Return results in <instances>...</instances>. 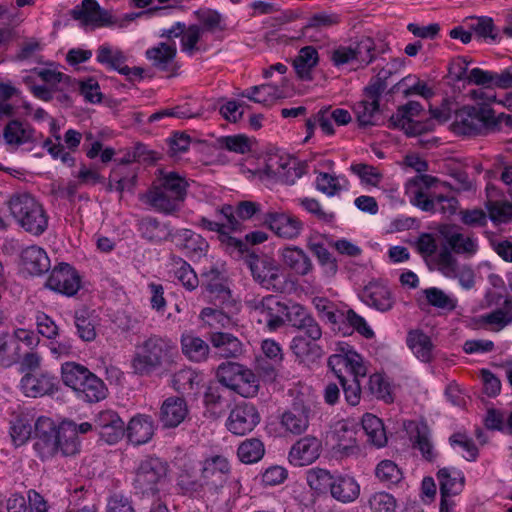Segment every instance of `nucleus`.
I'll return each mask as SVG.
<instances>
[{
  "label": "nucleus",
  "instance_id": "1",
  "mask_svg": "<svg viewBox=\"0 0 512 512\" xmlns=\"http://www.w3.org/2000/svg\"><path fill=\"white\" fill-rule=\"evenodd\" d=\"M179 359L177 345L169 338L151 335L136 345L131 366L139 376H150L156 371L171 372Z\"/></svg>",
  "mask_w": 512,
  "mask_h": 512
},
{
  "label": "nucleus",
  "instance_id": "2",
  "mask_svg": "<svg viewBox=\"0 0 512 512\" xmlns=\"http://www.w3.org/2000/svg\"><path fill=\"white\" fill-rule=\"evenodd\" d=\"M302 334L292 338L290 349L303 362H316L324 355L323 348L317 343L322 337V328L311 313L300 304L291 305L287 322Z\"/></svg>",
  "mask_w": 512,
  "mask_h": 512
},
{
  "label": "nucleus",
  "instance_id": "3",
  "mask_svg": "<svg viewBox=\"0 0 512 512\" xmlns=\"http://www.w3.org/2000/svg\"><path fill=\"white\" fill-rule=\"evenodd\" d=\"M8 206L11 215L26 232L39 236L46 231L48 216L43 206L32 195H13Z\"/></svg>",
  "mask_w": 512,
  "mask_h": 512
},
{
  "label": "nucleus",
  "instance_id": "4",
  "mask_svg": "<svg viewBox=\"0 0 512 512\" xmlns=\"http://www.w3.org/2000/svg\"><path fill=\"white\" fill-rule=\"evenodd\" d=\"M237 259H243L249 268L255 282L262 288L276 293H283L286 289V279L281 273L280 265L267 255L259 256L255 249L247 246L245 251Z\"/></svg>",
  "mask_w": 512,
  "mask_h": 512
},
{
  "label": "nucleus",
  "instance_id": "5",
  "mask_svg": "<svg viewBox=\"0 0 512 512\" xmlns=\"http://www.w3.org/2000/svg\"><path fill=\"white\" fill-rule=\"evenodd\" d=\"M490 114L491 107L486 102L464 105L455 111L451 131L462 136L485 135L489 132L488 125L495 124Z\"/></svg>",
  "mask_w": 512,
  "mask_h": 512
},
{
  "label": "nucleus",
  "instance_id": "6",
  "mask_svg": "<svg viewBox=\"0 0 512 512\" xmlns=\"http://www.w3.org/2000/svg\"><path fill=\"white\" fill-rule=\"evenodd\" d=\"M169 465L154 456L141 460L135 470L133 487L137 494L156 496L166 484Z\"/></svg>",
  "mask_w": 512,
  "mask_h": 512
},
{
  "label": "nucleus",
  "instance_id": "7",
  "mask_svg": "<svg viewBox=\"0 0 512 512\" xmlns=\"http://www.w3.org/2000/svg\"><path fill=\"white\" fill-rule=\"evenodd\" d=\"M252 308L261 316L258 322H264L269 331H276L284 326L288 322L291 310V306L274 295H266L261 300L255 301Z\"/></svg>",
  "mask_w": 512,
  "mask_h": 512
},
{
  "label": "nucleus",
  "instance_id": "8",
  "mask_svg": "<svg viewBox=\"0 0 512 512\" xmlns=\"http://www.w3.org/2000/svg\"><path fill=\"white\" fill-rule=\"evenodd\" d=\"M312 402L303 394L297 395L291 406L281 416V426L293 435L303 434L309 427Z\"/></svg>",
  "mask_w": 512,
  "mask_h": 512
},
{
  "label": "nucleus",
  "instance_id": "9",
  "mask_svg": "<svg viewBox=\"0 0 512 512\" xmlns=\"http://www.w3.org/2000/svg\"><path fill=\"white\" fill-rule=\"evenodd\" d=\"M202 287L207 293V298L214 306H232V294L227 284L224 271L216 266L201 274Z\"/></svg>",
  "mask_w": 512,
  "mask_h": 512
},
{
  "label": "nucleus",
  "instance_id": "10",
  "mask_svg": "<svg viewBox=\"0 0 512 512\" xmlns=\"http://www.w3.org/2000/svg\"><path fill=\"white\" fill-rule=\"evenodd\" d=\"M231 473V467L226 457L214 455L203 461L201 479L210 492L217 493L227 483Z\"/></svg>",
  "mask_w": 512,
  "mask_h": 512
},
{
  "label": "nucleus",
  "instance_id": "11",
  "mask_svg": "<svg viewBox=\"0 0 512 512\" xmlns=\"http://www.w3.org/2000/svg\"><path fill=\"white\" fill-rule=\"evenodd\" d=\"M46 287L68 297L74 296L81 287L78 271L68 263L55 266L46 281Z\"/></svg>",
  "mask_w": 512,
  "mask_h": 512
},
{
  "label": "nucleus",
  "instance_id": "12",
  "mask_svg": "<svg viewBox=\"0 0 512 512\" xmlns=\"http://www.w3.org/2000/svg\"><path fill=\"white\" fill-rule=\"evenodd\" d=\"M260 420V414L252 403L241 402L230 411L226 427L231 433L242 436L253 431Z\"/></svg>",
  "mask_w": 512,
  "mask_h": 512
},
{
  "label": "nucleus",
  "instance_id": "13",
  "mask_svg": "<svg viewBox=\"0 0 512 512\" xmlns=\"http://www.w3.org/2000/svg\"><path fill=\"white\" fill-rule=\"evenodd\" d=\"M70 15L74 20L79 21L82 27H104L118 23L117 20H113L107 10L100 7L96 0H82L80 5L71 10Z\"/></svg>",
  "mask_w": 512,
  "mask_h": 512
},
{
  "label": "nucleus",
  "instance_id": "14",
  "mask_svg": "<svg viewBox=\"0 0 512 512\" xmlns=\"http://www.w3.org/2000/svg\"><path fill=\"white\" fill-rule=\"evenodd\" d=\"M21 389L27 397L38 398L58 392V377L48 371L26 373L20 382Z\"/></svg>",
  "mask_w": 512,
  "mask_h": 512
},
{
  "label": "nucleus",
  "instance_id": "15",
  "mask_svg": "<svg viewBox=\"0 0 512 512\" xmlns=\"http://www.w3.org/2000/svg\"><path fill=\"white\" fill-rule=\"evenodd\" d=\"M94 430L108 444H116L125 435V423L113 410L100 411L94 418Z\"/></svg>",
  "mask_w": 512,
  "mask_h": 512
},
{
  "label": "nucleus",
  "instance_id": "16",
  "mask_svg": "<svg viewBox=\"0 0 512 512\" xmlns=\"http://www.w3.org/2000/svg\"><path fill=\"white\" fill-rule=\"evenodd\" d=\"M360 299L367 306L383 313L390 311L395 304L391 289L381 281L369 282L361 291Z\"/></svg>",
  "mask_w": 512,
  "mask_h": 512
},
{
  "label": "nucleus",
  "instance_id": "17",
  "mask_svg": "<svg viewBox=\"0 0 512 512\" xmlns=\"http://www.w3.org/2000/svg\"><path fill=\"white\" fill-rule=\"evenodd\" d=\"M263 220L277 236L285 239L297 238L303 229L298 217L285 212L267 213Z\"/></svg>",
  "mask_w": 512,
  "mask_h": 512
},
{
  "label": "nucleus",
  "instance_id": "18",
  "mask_svg": "<svg viewBox=\"0 0 512 512\" xmlns=\"http://www.w3.org/2000/svg\"><path fill=\"white\" fill-rule=\"evenodd\" d=\"M438 232L445 240V246L448 247L452 253L472 256L478 250L476 241L471 237H465L458 231L455 225H440Z\"/></svg>",
  "mask_w": 512,
  "mask_h": 512
},
{
  "label": "nucleus",
  "instance_id": "19",
  "mask_svg": "<svg viewBox=\"0 0 512 512\" xmlns=\"http://www.w3.org/2000/svg\"><path fill=\"white\" fill-rule=\"evenodd\" d=\"M321 441L314 436H305L299 439L289 452V460L295 466H306L319 458Z\"/></svg>",
  "mask_w": 512,
  "mask_h": 512
},
{
  "label": "nucleus",
  "instance_id": "20",
  "mask_svg": "<svg viewBox=\"0 0 512 512\" xmlns=\"http://www.w3.org/2000/svg\"><path fill=\"white\" fill-rule=\"evenodd\" d=\"M175 45L159 43L157 46L148 49L145 53L146 58L152 62V66L159 71L167 72L168 77L177 75L179 66L177 65Z\"/></svg>",
  "mask_w": 512,
  "mask_h": 512
},
{
  "label": "nucleus",
  "instance_id": "21",
  "mask_svg": "<svg viewBox=\"0 0 512 512\" xmlns=\"http://www.w3.org/2000/svg\"><path fill=\"white\" fill-rule=\"evenodd\" d=\"M20 264L30 276H42L51 268L46 251L37 245L28 246L21 251Z\"/></svg>",
  "mask_w": 512,
  "mask_h": 512
},
{
  "label": "nucleus",
  "instance_id": "22",
  "mask_svg": "<svg viewBox=\"0 0 512 512\" xmlns=\"http://www.w3.org/2000/svg\"><path fill=\"white\" fill-rule=\"evenodd\" d=\"M188 412V406L184 398L168 397L160 407L159 421L164 428H176L185 420Z\"/></svg>",
  "mask_w": 512,
  "mask_h": 512
},
{
  "label": "nucleus",
  "instance_id": "23",
  "mask_svg": "<svg viewBox=\"0 0 512 512\" xmlns=\"http://www.w3.org/2000/svg\"><path fill=\"white\" fill-rule=\"evenodd\" d=\"M146 202L157 212L165 215H175L182 206L183 201L163 189L156 183L146 194Z\"/></svg>",
  "mask_w": 512,
  "mask_h": 512
},
{
  "label": "nucleus",
  "instance_id": "24",
  "mask_svg": "<svg viewBox=\"0 0 512 512\" xmlns=\"http://www.w3.org/2000/svg\"><path fill=\"white\" fill-rule=\"evenodd\" d=\"M154 430L153 418L149 415L139 414L131 418L125 427V435L132 444L142 445L152 439Z\"/></svg>",
  "mask_w": 512,
  "mask_h": 512
},
{
  "label": "nucleus",
  "instance_id": "25",
  "mask_svg": "<svg viewBox=\"0 0 512 512\" xmlns=\"http://www.w3.org/2000/svg\"><path fill=\"white\" fill-rule=\"evenodd\" d=\"M200 226L209 231L218 232V239L222 248L233 258L240 257L245 251H247V244L242 239L235 238L229 233L224 231V224L219 222L211 221L206 217H201Z\"/></svg>",
  "mask_w": 512,
  "mask_h": 512
},
{
  "label": "nucleus",
  "instance_id": "26",
  "mask_svg": "<svg viewBox=\"0 0 512 512\" xmlns=\"http://www.w3.org/2000/svg\"><path fill=\"white\" fill-rule=\"evenodd\" d=\"M209 341L215 349V355L220 358H237L243 352L241 341L230 333H210Z\"/></svg>",
  "mask_w": 512,
  "mask_h": 512
},
{
  "label": "nucleus",
  "instance_id": "27",
  "mask_svg": "<svg viewBox=\"0 0 512 512\" xmlns=\"http://www.w3.org/2000/svg\"><path fill=\"white\" fill-rule=\"evenodd\" d=\"M35 129L17 119L10 120L3 129V139L9 146L19 147L34 142Z\"/></svg>",
  "mask_w": 512,
  "mask_h": 512
},
{
  "label": "nucleus",
  "instance_id": "28",
  "mask_svg": "<svg viewBox=\"0 0 512 512\" xmlns=\"http://www.w3.org/2000/svg\"><path fill=\"white\" fill-rule=\"evenodd\" d=\"M107 391L103 380L90 371L81 386L77 387L74 392L79 400L96 403L106 398Z\"/></svg>",
  "mask_w": 512,
  "mask_h": 512
},
{
  "label": "nucleus",
  "instance_id": "29",
  "mask_svg": "<svg viewBox=\"0 0 512 512\" xmlns=\"http://www.w3.org/2000/svg\"><path fill=\"white\" fill-rule=\"evenodd\" d=\"M318 125L326 135H333L335 130L332 122L338 126L347 125L351 122L352 117L348 110L342 108L332 109L331 106L322 107L316 113Z\"/></svg>",
  "mask_w": 512,
  "mask_h": 512
},
{
  "label": "nucleus",
  "instance_id": "30",
  "mask_svg": "<svg viewBox=\"0 0 512 512\" xmlns=\"http://www.w3.org/2000/svg\"><path fill=\"white\" fill-rule=\"evenodd\" d=\"M339 320L336 331L342 333L344 336L351 335L354 330L367 339L374 336V332L367 325L366 320L353 309L342 310V317Z\"/></svg>",
  "mask_w": 512,
  "mask_h": 512
},
{
  "label": "nucleus",
  "instance_id": "31",
  "mask_svg": "<svg viewBox=\"0 0 512 512\" xmlns=\"http://www.w3.org/2000/svg\"><path fill=\"white\" fill-rule=\"evenodd\" d=\"M74 325L78 337L84 342H92L97 337L96 328L99 325V318L94 311L86 308L76 310L74 313Z\"/></svg>",
  "mask_w": 512,
  "mask_h": 512
},
{
  "label": "nucleus",
  "instance_id": "32",
  "mask_svg": "<svg viewBox=\"0 0 512 512\" xmlns=\"http://www.w3.org/2000/svg\"><path fill=\"white\" fill-rule=\"evenodd\" d=\"M281 256L284 264L301 276L307 275L313 269L309 256L303 249L297 246L285 247L281 252Z\"/></svg>",
  "mask_w": 512,
  "mask_h": 512
},
{
  "label": "nucleus",
  "instance_id": "33",
  "mask_svg": "<svg viewBox=\"0 0 512 512\" xmlns=\"http://www.w3.org/2000/svg\"><path fill=\"white\" fill-rule=\"evenodd\" d=\"M158 172L159 177L156 184L184 202L189 187L185 176L180 175L176 171H165L163 169H159Z\"/></svg>",
  "mask_w": 512,
  "mask_h": 512
},
{
  "label": "nucleus",
  "instance_id": "34",
  "mask_svg": "<svg viewBox=\"0 0 512 512\" xmlns=\"http://www.w3.org/2000/svg\"><path fill=\"white\" fill-rule=\"evenodd\" d=\"M406 343L420 361L428 363L432 360L434 345L431 338L422 330H410L407 334Z\"/></svg>",
  "mask_w": 512,
  "mask_h": 512
},
{
  "label": "nucleus",
  "instance_id": "35",
  "mask_svg": "<svg viewBox=\"0 0 512 512\" xmlns=\"http://www.w3.org/2000/svg\"><path fill=\"white\" fill-rule=\"evenodd\" d=\"M180 342L183 354L193 362L205 361L210 354L209 344L199 336L182 334Z\"/></svg>",
  "mask_w": 512,
  "mask_h": 512
},
{
  "label": "nucleus",
  "instance_id": "36",
  "mask_svg": "<svg viewBox=\"0 0 512 512\" xmlns=\"http://www.w3.org/2000/svg\"><path fill=\"white\" fill-rule=\"evenodd\" d=\"M330 492L336 500L342 503H350L358 498L360 486L353 477L338 476L334 478Z\"/></svg>",
  "mask_w": 512,
  "mask_h": 512
},
{
  "label": "nucleus",
  "instance_id": "37",
  "mask_svg": "<svg viewBox=\"0 0 512 512\" xmlns=\"http://www.w3.org/2000/svg\"><path fill=\"white\" fill-rule=\"evenodd\" d=\"M318 61V52L313 46L301 48L293 60V67L297 76L303 81H311L312 69L318 64Z\"/></svg>",
  "mask_w": 512,
  "mask_h": 512
},
{
  "label": "nucleus",
  "instance_id": "38",
  "mask_svg": "<svg viewBox=\"0 0 512 512\" xmlns=\"http://www.w3.org/2000/svg\"><path fill=\"white\" fill-rule=\"evenodd\" d=\"M173 238L179 241L181 249L192 256H202L208 249L207 241L200 235L189 229H180L173 234Z\"/></svg>",
  "mask_w": 512,
  "mask_h": 512
},
{
  "label": "nucleus",
  "instance_id": "39",
  "mask_svg": "<svg viewBox=\"0 0 512 512\" xmlns=\"http://www.w3.org/2000/svg\"><path fill=\"white\" fill-rule=\"evenodd\" d=\"M138 231L141 236L150 242H162L169 237L173 238L172 230L167 224H163L153 217H144L138 223Z\"/></svg>",
  "mask_w": 512,
  "mask_h": 512
},
{
  "label": "nucleus",
  "instance_id": "40",
  "mask_svg": "<svg viewBox=\"0 0 512 512\" xmlns=\"http://www.w3.org/2000/svg\"><path fill=\"white\" fill-rule=\"evenodd\" d=\"M362 427L368 437V442L378 448L386 445L387 436L380 418L373 414L366 413L362 418Z\"/></svg>",
  "mask_w": 512,
  "mask_h": 512
},
{
  "label": "nucleus",
  "instance_id": "41",
  "mask_svg": "<svg viewBox=\"0 0 512 512\" xmlns=\"http://www.w3.org/2000/svg\"><path fill=\"white\" fill-rule=\"evenodd\" d=\"M230 390L244 398L254 397L259 391V380L251 369L244 366Z\"/></svg>",
  "mask_w": 512,
  "mask_h": 512
},
{
  "label": "nucleus",
  "instance_id": "42",
  "mask_svg": "<svg viewBox=\"0 0 512 512\" xmlns=\"http://www.w3.org/2000/svg\"><path fill=\"white\" fill-rule=\"evenodd\" d=\"M96 60L110 70L121 72V68L126 64L127 56L118 48L104 44L98 47Z\"/></svg>",
  "mask_w": 512,
  "mask_h": 512
},
{
  "label": "nucleus",
  "instance_id": "43",
  "mask_svg": "<svg viewBox=\"0 0 512 512\" xmlns=\"http://www.w3.org/2000/svg\"><path fill=\"white\" fill-rule=\"evenodd\" d=\"M90 370L84 365L75 362H65L61 366V378L65 386L73 391L81 386L84 379L89 375Z\"/></svg>",
  "mask_w": 512,
  "mask_h": 512
},
{
  "label": "nucleus",
  "instance_id": "44",
  "mask_svg": "<svg viewBox=\"0 0 512 512\" xmlns=\"http://www.w3.org/2000/svg\"><path fill=\"white\" fill-rule=\"evenodd\" d=\"M264 454V444L258 438L244 440L237 449V456L239 460L245 464H252L260 461Z\"/></svg>",
  "mask_w": 512,
  "mask_h": 512
},
{
  "label": "nucleus",
  "instance_id": "45",
  "mask_svg": "<svg viewBox=\"0 0 512 512\" xmlns=\"http://www.w3.org/2000/svg\"><path fill=\"white\" fill-rule=\"evenodd\" d=\"M57 454L72 456L79 452L77 431L67 426H60L58 430Z\"/></svg>",
  "mask_w": 512,
  "mask_h": 512
},
{
  "label": "nucleus",
  "instance_id": "46",
  "mask_svg": "<svg viewBox=\"0 0 512 512\" xmlns=\"http://www.w3.org/2000/svg\"><path fill=\"white\" fill-rule=\"evenodd\" d=\"M355 435V431L348 428L346 424H342L337 428L334 432L337 450L345 456L357 453L359 448L356 444Z\"/></svg>",
  "mask_w": 512,
  "mask_h": 512
},
{
  "label": "nucleus",
  "instance_id": "47",
  "mask_svg": "<svg viewBox=\"0 0 512 512\" xmlns=\"http://www.w3.org/2000/svg\"><path fill=\"white\" fill-rule=\"evenodd\" d=\"M376 49L377 44L374 39L369 36H362L352 45L355 60L363 63L365 66L376 59Z\"/></svg>",
  "mask_w": 512,
  "mask_h": 512
},
{
  "label": "nucleus",
  "instance_id": "48",
  "mask_svg": "<svg viewBox=\"0 0 512 512\" xmlns=\"http://www.w3.org/2000/svg\"><path fill=\"white\" fill-rule=\"evenodd\" d=\"M437 478L440 486V493L442 487L446 486V492L449 494H459L465 484V477L461 471H454L453 474L448 468H442L437 473Z\"/></svg>",
  "mask_w": 512,
  "mask_h": 512
},
{
  "label": "nucleus",
  "instance_id": "49",
  "mask_svg": "<svg viewBox=\"0 0 512 512\" xmlns=\"http://www.w3.org/2000/svg\"><path fill=\"white\" fill-rule=\"evenodd\" d=\"M338 379L344 394L345 401L351 406L358 405L361 400L362 393L359 377H349L343 374H339Z\"/></svg>",
  "mask_w": 512,
  "mask_h": 512
},
{
  "label": "nucleus",
  "instance_id": "50",
  "mask_svg": "<svg viewBox=\"0 0 512 512\" xmlns=\"http://www.w3.org/2000/svg\"><path fill=\"white\" fill-rule=\"evenodd\" d=\"M308 248L317 257L319 264L324 268L327 275L333 276L336 274L338 270L337 261L323 243L310 241Z\"/></svg>",
  "mask_w": 512,
  "mask_h": 512
},
{
  "label": "nucleus",
  "instance_id": "51",
  "mask_svg": "<svg viewBox=\"0 0 512 512\" xmlns=\"http://www.w3.org/2000/svg\"><path fill=\"white\" fill-rule=\"evenodd\" d=\"M111 176L115 179L116 191L120 193L124 190L132 191L137 182L136 172L125 165H116L111 171Z\"/></svg>",
  "mask_w": 512,
  "mask_h": 512
},
{
  "label": "nucleus",
  "instance_id": "52",
  "mask_svg": "<svg viewBox=\"0 0 512 512\" xmlns=\"http://www.w3.org/2000/svg\"><path fill=\"white\" fill-rule=\"evenodd\" d=\"M375 476L382 483L398 484L403 478V473L395 462L385 459L376 466Z\"/></svg>",
  "mask_w": 512,
  "mask_h": 512
},
{
  "label": "nucleus",
  "instance_id": "53",
  "mask_svg": "<svg viewBox=\"0 0 512 512\" xmlns=\"http://www.w3.org/2000/svg\"><path fill=\"white\" fill-rule=\"evenodd\" d=\"M438 270L447 278H456L459 270L458 261L450 249L442 246L435 257Z\"/></svg>",
  "mask_w": 512,
  "mask_h": 512
},
{
  "label": "nucleus",
  "instance_id": "54",
  "mask_svg": "<svg viewBox=\"0 0 512 512\" xmlns=\"http://www.w3.org/2000/svg\"><path fill=\"white\" fill-rule=\"evenodd\" d=\"M414 438V447L419 449L422 456L429 462L435 460L436 454L433 451V445L429 438V428L426 423L416 425V435Z\"/></svg>",
  "mask_w": 512,
  "mask_h": 512
},
{
  "label": "nucleus",
  "instance_id": "55",
  "mask_svg": "<svg viewBox=\"0 0 512 512\" xmlns=\"http://www.w3.org/2000/svg\"><path fill=\"white\" fill-rule=\"evenodd\" d=\"M313 305L319 315L326 319L332 325V329L336 331L339 319L342 317V310L337 309L333 302L324 297H315Z\"/></svg>",
  "mask_w": 512,
  "mask_h": 512
},
{
  "label": "nucleus",
  "instance_id": "56",
  "mask_svg": "<svg viewBox=\"0 0 512 512\" xmlns=\"http://www.w3.org/2000/svg\"><path fill=\"white\" fill-rule=\"evenodd\" d=\"M176 486L183 495H198L204 490L202 479H198L196 475L188 470H182L179 473Z\"/></svg>",
  "mask_w": 512,
  "mask_h": 512
},
{
  "label": "nucleus",
  "instance_id": "57",
  "mask_svg": "<svg viewBox=\"0 0 512 512\" xmlns=\"http://www.w3.org/2000/svg\"><path fill=\"white\" fill-rule=\"evenodd\" d=\"M354 111L360 127L376 126L380 124L377 120L379 106L374 108L373 102L362 100L355 104Z\"/></svg>",
  "mask_w": 512,
  "mask_h": 512
},
{
  "label": "nucleus",
  "instance_id": "58",
  "mask_svg": "<svg viewBox=\"0 0 512 512\" xmlns=\"http://www.w3.org/2000/svg\"><path fill=\"white\" fill-rule=\"evenodd\" d=\"M197 378L198 375L194 370L190 368L181 369L174 373L172 386L179 393L189 394L198 385Z\"/></svg>",
  "mask_w": 512,
  "mask_h": 512
},
{
  "label": "nucleus",
  "instance_id": "59",
  "mask_svg": "<svg viewBox=\"0 0 512 512\" xmlns=\"http://www.w3.org/2000/svg\"><path fill=\"white\" fill-rule=\"evenodd\" d=\"M429 305L438 309L453 311L457 301L448 296L443 290L437 287H430L423 291Z\"/></svg>",
  "mask_w": 512,
  "mask_h": 512
},
{
  "label": "nucleus",
  "instance_id": "60",
  "mask_svg": "<svg viewBox=\"0 0 512 512\" xmlns=\"http://www.w3.org/2000/svg\"><path fill=\"white\" fill-rule=\"evenodd\" d=\"M243 367L244 365L237 362L227 361L221 363L216 371L218 382L225 388L231 389L235 378L243 371Z\"/></svg>",
  "mask_w": 512,
  "mask_h": 512
},
{
  "label": "nucleus",
  "instance_id": "61",
  "mask_svg": "<svg viewBox=\"0 0 512 512\" xmlns=\"http://www.w3.org/2000/svg\"><path fill=\"white\" fill-rule=\"evenodd\" d=\"M334 477L325 469H311L307 473V483L311 489L318 493L325 492L331 488Z\"/></svg>",
  "mask_w": 512,
  "mask_h": 512
},
{
  "label": "nucleus",
  "instance_id": "62",
  "mask_svg": "<svg viewBox=\"0 0 512 512\" xmlns=\"http://www.w3.org/2000/svg\"><path fill=\"white\" fill-rule=\"evenodd\" d=\"M341 22V15L335 12H319L313 14L304 26L305 29L322 30L338 25Z\"/></svg>",
  "mask_w": 512,
  "mask_h": 512
},
{
  "label": "nucleus",
  "instance_id": "63",
  "mask_svg": "<svg viewBox=\"0 0 512 512\" xmlns=\"http://www.w3.org/2000/svg\"><path fill=\"white\" fill-rule=\"evenodd\" d=\"M58 431L48 434L46 437L40 436L36 438L34 449L42 460L57 455Z\"/></svg>",
  "mask_w": 512,
  "mask_h": 512
},
{
  "label": "nucleus",
  "instance_id": "64",
  "mask_svg": "<svg viewBox=\"0 0 512 512\" xmlns=\"http://www.w3.org/2000/svg\"><path fill=\"white\" fill-rule=\"evenodd\" d=\"M372 512H395L396 499L387 492H376L368 500Z\"/></svg>",
  "mask_w": 512,
  "mask_h": 512
}]
</instances>
